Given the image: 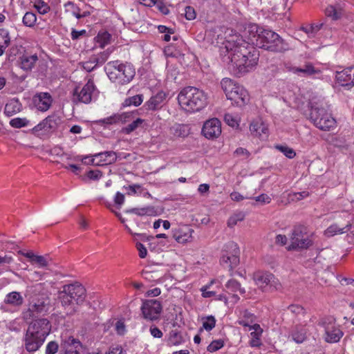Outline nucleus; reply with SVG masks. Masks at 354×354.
<instances>
[{"label":"nucleus","mask_w":354,"mask_h":354,"mask_svg":"<svg viewBox=\"0 0 354 354\" xmlns=\"http://www.w3.org/2000/svg\"><path fill=\"white\" fill-rule=\"evenodd\" d=\"M223 60L229 64V68L236 76H242L250 71L258 63L259 52L246 42L225 46L222 50Z\"/></svg>","instance_id":"1"},{"label":"nucleus","mask_w":354,"mask_h":354,"mask_svg":"<svg viewBox=\"0 0 354 354\" xmlns=\"http://www.w3.org/2000/svg\"><path fill=\"white\" fill-rule=\"evenodd\" d=\"M250 32L254 33L252 41L256 46L265 50L281 53L289 49V45L275 32L264 29L257 25L250 27Z\"/></svg>","instance_id":"2"},{"label":"nucleus","mask_w":354,"mask_h":354,"mask_svg":"<svg viewBox=\"0 0 354 354\" xmlns=\"http://www.w3.org/2000/svg\"><path fill=\"white\" fill-rule=\"evenodd\" d=\"M86 297V289L79 283L66 284L58 292V299L68 315L77 312L78 306L83 304Z\"/></svg>","instance_id":"3"},{"label":"nucleus","mask_w":354,"mask_h":354,"mask_svg":"<svg viewBox=\"0 0 354 354\" xmlns=\"http://www.w3.org/2000/svg\"><path fill=\"white\" fill-rule=\"evenodd\" d=\"M178 101L186 111L196 112L206 106L207 97L203 90L194 86H187L180 91Z\"/></svg>","instance_id":"4"},{"label":"nucleus","mask_w":354,"mask_h":354,"mask_svg":"<svg viewBox=\"0 0 354 354\" xmlns=\"http://www.w3.org/2000/svg\"><path fill=\"white\" fill-rule=\"evenodd\" d=\"M104 69L112 82L122 85L129 83L136 74L135 68L131 64H120L118 60L108 62Z\"/></svg>","instance_id":"5"},{"label":"nucleus","mask_w":354,"mask_h":354,"mask_svg":"<svg viewBox=\"0 0 354 354\" xmlns=\"http://www.w3.org/2000/svg\"><path fill=\"white\" fill-rule=\"evenodd\" d=\"M306 115L310 122L322 131H330L335 127L336 121L331 113L317 104H308V113Z\"/></svg>","instance_id":"6"},{"label":"nucleus","mask_w":354,"mask_h":354,"mask_svg":"<svg viewBox=\"0 0 354 354\" xmlns=\"http://www.w3.org/2000/svg\"><path fill=\"white\" fill-rule=\"evenodd\" d=\"M221 85L227 98L237 106H241L249 101L248 91L243 86L234 82L230 78H223Z\"/></svg>","instance_id":"7"},{"label":"nucleus","mask_w":354,"mask_h":354,"mask_svg":"<svg viewBox=\"0 0 354 354\" xmlns=\"http://www.w3.org/2000/svg\"><path fill=\"white\" fill-rule=\"evenodd\" d=\"M313 234L309 233L306 226H295L292 230L290 237L291 244L289 248L294 250L308 249L313 244Z\"/></svg>","instance_id":"8"},{"label":"nucleus","mask_w":354,"mask_h":354,"mask_svg":"<svg viewBox=\"0 0 354 354\" xmlns=\"http://www.w3.org/2000/svg\"><path fill=\"white\" fill-rule=\"evenodd\" d=\"M61 123L62 118L54 113L35 126L31 129V132L38 137L48 136L57 129Z\"/></svg>","instance_id":"9"},{"label":"nucleus","mask_w":354,"mask_h":354,"mask_svg":"<svg viewBox=\"0 0 354 354\" xmlns=\"http://www.w3.org/2000/svg\"><path fill=\"white\" fill-rule=\"evenodd\" d=\"M239 254L240 250L236 243H227L225 245V250L220 259L221 264L232 272L239 264Z\"/></svg>","instance_id":"10"},{"label":"nucleus","mask_w":354,"mask_h":354,"mask_svg":"<svg viewBox=\"0 0 354 354\" xmlns=\"http://www.w3.org/2000/svg\"><path fill=\"white\" fill-rule=\"evenodd\" d=\"M253 279L263 291L276 290L281 286L279 281L275 278L274 274L270 272H257L254 274Z\"/></svg>","instance_id":"11"},{"label":"nucleus","mask_w":354,"mask_h":354,"mask_svg":"<svg viewBox=\"0 0 354 354\" xmlns=\"http://www.w3.org/2000/svg\"><path fill=\"white\" fill-rule=\"evenodd\" d=\"M140 309L145 319L156 321L160 318L162 306L158 299H147L143 301Z\"/></svg>","instance_id":"12"},{"label":"nucleus","mask_w":354,"mask_h":354,"mask_svg":"<svg viewBox=\"0 0 354 354\" xmlns=\"http://www.w3.org/2000/svg\"><path fill=\"white\" fill-rule=\"evenodd\" d=\"M27 330L46 339L51 331V323L46 318L36 319L29 324Z\"/></svg>","instance_id":"13"},{"label":"nucleus","mask_w":354,"mask_h":354,"mask_svg":"<svg viewBox=\"0 0 354 354\" xmlns=\"http://www.w3.org/2000/svg\"><path fill=\"white\" fill-rule=\"evenodd\" d=\"M95 90L93 80H89L87 83L79 91L76 88L73 93V102L88 104L92 100V95Z\"/></svg>","instance_id":"14"},{"label":"nucleus","mask_w":354,"mask_h":354,"mask_svg":"<svg viewBox=\"0 0 354 354\" xmlns=\"http://www.w3.org/2000/svg\"><path fill=\"white\" fill-rule=\"evenodd\" d=\"M221 133V121L216 118H212L205 121L202 128V134L207 139L218 138Z\"/></svg>","instance_id":"15"},{"label":"nucleus","mask_w":354,"mask_h":354,"mask_svg":"<svg viewBox=\"0 0 354 354\" xmlns=\"http://www.w3.org/2000/svg\"><path fill=\"white\" fill-rule=\"evenodd\" d=\"M45 340L27 330L23 338L24 348L28 353H35L38 351L44 344Z\"/></svg>","instance_id":"16"},{"label":"nucleus","mask_w":354,"mask_h":354,"mask_svg":"<svg viewBox=\"0 0 354 354\" xmlns=\"http://www.w3.org/2000/svg\"><path fill=\"white\" fill-rule=\"evenodd\" d=\"M285 68L287 71L304 77H312L321 73V71L315 68L310 62L306 63L302 67L292 66L286 64Z\"/></svg>","instance_id":"17"},{"label":"nucleus","mask_w":354,"mask_h":354,"mask_svg":"<svg viewBox=\"0 0 354 354\" xmlns=\"http://www.w3.org/2000/svg\"><path fill=\"white\" fill-rule=\"evenodd\" d=\"M61 347L66 353L82 354L83 351V346L80 341L73 336H62Z\"/></svg>","instance_id":"18"},{"label":"nucleus","mask_w":354,"mask_h":354,"mask_svg":"<svg viewBox=\"0 0 354 354\" xmlns=\"http://www.w3.org/2000/svg\"><path fill=\"white\" fill-rule=\"evenodd\" d=\"M337 82L342 86L350 88L354 86V66L337 71L335 75Z\"/></svg>","instance_id":"19"},{"label":"nucleus","mask_w":354,"mask_h":354,"mask_svg":"<svg viewBox=\"0 0 354 354\" xmlns=\"http://www.w3.org/2000/svg\"><path fill=\"white\" fill-rule=\"evenodd\" d=\"M117 155L115 151H107L100 152L93 155V158L91 159L92 164L96 165H106L115 162Z\"/></svg>","instance_id":"20"},{"label":"nucleus","mask_w":354,"mask_h":354,"mask_svg":"<svg viewBox=\"0 0 354 354\" xmlns=\"http://www.w3.org/2000/svg\"><path fill=\"white\" fill-rule=\"evenodd\" d=\"M47 309L46 305L36 304L35 303L30 301L28 308L24 310L21 313L22 319L28 322L34 317L46 312Z\"/></svg>","instance_id":"21"},{"label":"nucleus","mask_w":354,"mask_h":354,"mask_svg":"<svg viewBox=\"0 0 354 354\" xmlns=\"http://www.w3.org/2000/svg\"><path fill=\"white\" fill-rule=\"evenodd\" d=\"M52 102L51 95L46 92L37 93L33 97V102L35 107L42 112L46 111L50 109Z\"/></svg>","instance_id":"22"},{"label":"nucleus","mask_w":354,"mask_h":354,"mask_svg":"<svg viewBox=\"0 0 354 354\" xmlns=\"http://www.w3.org/2000/svg\"><path fill=\"white\" fill-rule=\"evenodd\" d=\"M166 97L167 94L165 92H158L156 95L151 96L150 99L145 103L143 106L145 109L149 111L160 109L165 103Z\"/></svg>","instance_id":"23"},{"label":"nucleus","mask_w":354,"mask_h":354,"mask_svg":"<svg viewBox=\"0 0 354 354\" xmlns=\"http://www.w3.org/2000/svg\"><path fill=\"white\" fill-rule=\"evenodd\" d=\"M305 326L301 324L293 326L289 333L288 338L297 344L304 342L307 339V330Z\"/></svg>","instance_id":"24"},{"label":"nucleus","mask_w":354,"mask_h":354,"mask_svg":"<svg viewBox=\"0 0 354 354\" xmlns=\"http://www.w3.org/2000/svg\"><path fill=\"white\" fill-rule=\"evenodd\" d=\"M324 13L326 17L333 21H337L344 15V7L339 3L330 4L324 9Z\"/></svg>","instance_id":"25"},{"label":"nucleus","mask_w":354,"mask_h":354,"mask_svg":"<svg viewBox=\"0 0 354 354\" xmlns=\"http://www.w3.org/2000/svg\"><path fill=\"white\" fill-rule=\"evenodd\" d=\"M250 131L252 135L258 136L261 139H265L268 137V129L261 120L253 121L250 124Z\"/></svg>","instance_id":"26"},{"label":"nucleus","mask_w":354,"mask_h":354,"mask_svg":"<svg viewBox=\"0 0 354 354\" xmlns=\"http://www.w3.org/2000/svg\"><path fill=\"white\" fill-rule=\"evenodd\" d=\"M325 334L326 341L330 343L339 342L343 336L342 331L339 328H337L334 326H332L331 327H327Z\"/></svg>","instance_id":"27"},{"label":"nucleus","mask_w":354,"mask_h":354,"mask_svg":"<svg viewBox=\"0 0 354 354\" xmlns=\"http://www.w3.org/2000/svg\"><path fill=\"white\" fill-rule=\"evenodd\" d=\"M38 60V57L35 55H23L20 57V67L24 71H30Z\"/></svg>","instance_id":"28"},{"label":"nucleus","mask_w":354,"mask_h":354,"mask_svg":"<svg viewBox=\"0 0 354 354\" xmlns=\"http://www.w3.org/2000/svg\"><path fill=\"white\" fill-rule=\"evenodd\" d=\"M21 109V104L17 99L9 100L4 108V113L8 116H12L19 113Z\"/></svg>","instance_id":"29"},{"label":"nucleus","mask_w":354,"mask_h":354,"mask_svg":"<svg viewBox=\"0 0 354 354\" xmlns=\"http://www.w3.org/2000/svg\"><path fill=\"white\" fill-rule=\"evenodd\" d=\"M170 133L174 137L184 138L189 135V131L187 125L175 124L170 128Z\"/></svg>","instance_id":"30"},{"label":"nucleus","mask_w":354,"mask_h":354,"mask_svg":"<svg viewBox=\"0 0 354 354\" xmlns=\"http://www.w3.org/2000/svg\"><path fill=\"white\" fill-rule=\"evenodd\" d=\"M10 43V37L8 31L6 29H0V56L4 53Z\"/></svg>","instance_id":"31"},{"label":"nucleus","mask_w":354,"mask_h":354,"mask_svg":"<svg viewBox=\"0 0 354 354\" xmlns=\"http://www.w3.org/2000/svg\"><path fill=\"white\" fill-rule=\"evenodd\" d=\"M4 301L6 304L19 306L23 304L24 299L19 292H12L6 295Z\"/></svg>","instance_id":"32"},{"label":"nucleus","mask_w":354,"mask_h":354,"mask_svg":"<svg viewBox=\"0 0 354 354\" xmlns=\"http://www.w3.org/2000/svg\"><path fill=\"white\" fill-rule=\"evenodd\" d=\"M351 225H347L344 227H340L337 224H333L329 226L325 231V234L327 236H333L337 234H344L349 230Z\"/></svg>","instance_id":"33"},{"label":"nucleus","mask_w":354,"mask_h":354,"mask_svg":"<svg viewBox=\"0 0 354 354\" xmlns=\"http://www.w3.org/2000/svg\"><path fill=\"white\" fill-rule=\"evenodd\" d=\"M111 53V50L107 49L106 50L103 51L97 55L91 56V59H92L93 63L95 64V66H97L98 65H102L108 59Z\"/></svg>","instance_id":"34"},{"label":"nucleus","mask_w":354,"mask_h":354,"mask_svg":"<svg viewBox=\"0 0 354 354\" xmlns=\"http://www.w3.org/2000/svg\"><path fill=\"white\" fill-rule=\"evenodd\" d=\"M226 288L230 290L232 292H239L241 295H244L245 293V288H242L241 283L237 281L236 279H230L225 284Z\"/></svg>","instance_id":"35"},{"label":"nucleus","mask_w":354,"mask_h":354,"mask_svg":"<svg viewBox=\"0 0 354 354\" xmlns=\"http://www.w3.org/2000/svg\"><path fill=\"white\" fill-rule=\"evenodd\" d=\"M143 95L138 94L132 97H129L128 98H126L124 102L122 103V106L124 107L129 106L131 105H133L135 106H138L140 105L143 102Z\"/></svg>","instance_id":"36"},{"label":"nucleus","mask_w":354,"mask_h":354,"mask_svg":"<svg viewBox=\"0 0 354 354\" xmlns=\"http://www.w3.org/2000/svg\"><path fill=\"white\" fill-rule=\"evenodd\" d=\"M145 122L144 120L141 118H137L136 120L133 121L131 123L128 124L127 126L123 127L122 129V132L125 134H130L136 129H137L141 124Z\"/></svg>","instance_id":"37"},{"label":"nucleus","mask_w":354,"mask_h":354,"mask_svg":"<svg viewBox=\"0 0 354 354\" xmlns=\"http://www.w3.org/2000/svg\"><path fill=\"white\" fill-rule=\"evenodd\" d=\"M203 328L200 329L201 331L205 329L207 331L212 330L216 325V319L214 316L209 315L207 317H202Z\"/></svg>","instance_id":"38"},{"label":"nucleus","mask_w":354,"mask_h":354,"mask_svg":"<svg viewBox=\"0 0 354 354\" xmlns=\"http://www.w3.org/2000/svg\"><path fill=\"white\" fill-rule=\"evenodd\" d=\"M118 120V117L115 114H113L106 118L93 121V123L96 124H100L104 126V127H106L109 125L117 124Z\"/></svg>","instance_id":"39"},{"label":"nucleus","mask_w":354,"mask_h":354,"mask_svg":"<svg viewBox=\"0 0 354 354\" xmlns=\"http://www.w3.org/2000/svg\"><path fill=\"white\" fill-rule=\"evenodd\" d=\"M33 3L34 7L41 15L48 13L50 10V6L44 0H35Z\"/></svg>","instance_id":"40"},{"label":"nucleus","mask_w":354,"mask_h":354,"mask_svg":"<svg viewBox=\"0 0 354 354\" xmlns=\"http://www.w3.org/2000/svg\"><path fill=\"white\" fill-rule=\"evenodd\" d=\"M159 215L158 210L153 206H147L139 208V216H156Z\"/></svg>","instance_id":"41"},{"label":"nucleus","mask_w":354,"mask_h":354,"mask_svg":"<svg viewBox=\"0 0 354 354\" xmlns=\"http://www.w3.org/2000/svg\"><path fill=\"white\" fill-rule=\"evenodd\" d=\"M111 35L108 32H99L97 36V41L101 48H104L110 43Z\"/></svg>","instance_id":"42"},{"label":"nucleus","mask_w":354,"mask_h":354,"mask_svg":"<svg viewBox=\"0 0 354 354\" xmlns=\"http://www.w3.org/2000/svg\"><path fill=\"white\" fill-rule=\"evenodd\" d=\"M37 21L36 15L32 12H27L23 17V24L28 27H32Z\"/></svg>","instance_id":"43"},{"label":"nucleus","mask_w":354,"mask_h":354,"mask_svg":"<svg viewBox=\"0 0 354 354\" xmlns=\"http://www.w3.org/2000/svg\"><path fill=\"white\" fill-rule=\"evenodd\" d=\"M30 121L26 118H15L10 121V125L16 129L27 127L29 124Z\"/></svg>","instance_id":"44"},{"label":"nucleus","mask_w":354,"mask_h":354,"mask_svg":"<svg viewBox=\"0 0 354 354\" xmlns=\"http://www.w3.org/2000/svg\"><path fill=\"white\" fill-rule=\"evenodd\" d=\"M173 236L178 243H183L189 241L191 238V234H188L187 232L183 234L181 230H178L174 232Z\"/></svg>","instance_id":"45"},{"label":"nucleus","mask_w":354,"mask_h":354,"mask_svg":"<svg viewBox=\"0 0 354 354\" xmlns=\"http://www.w3.org/2000/svg\"><path fill=\"white\" fill-rule=\"evenodd\" d=\"M275 148L283 153L288 158H293L296 156L295 151L288 146L276 145Z\"/></svg>","instance_id":"46"},{"label":"nucleus","mask_w":354,"mask_h":354,"mask_svg":"<svg viewBox=\"0 0 354 354\" xmlns=\"http://www.w3.org/2000/svg\"><path fill=\"white\" fill-rule=\"evenodd\" d=\"M245 214L243 212H239L237 214H234L233 216L230 217L227 221V225L230 227H233L234 225L237 224L238 221H241L244 219Z\"/></svg>","instance_id":"47"},{"label":"nucleus","mask_w":354,"mask_h":354,"mask_svg":"<svg viewBox=\"0 0 354 354\" xmlns=\"http://www.w3.org/2000/svg\"><path fill=\"white\" fill-rule=\"evenodd\" d=\"M50 260V259L48 255H36L34 259V263H37L40 268H45L48 265V261Z\"/></svg>","instance_id":"48"},{"label":"nucleus","mask_w":354,"mask_h":354,"mask_svg":"<svg viewBox=\"0 0 354 354\" xmlns=\"http://www.w3.org/2000/svg\"><path fill=\"white\" fill-rule=\"evenodd\" d=\"M224 346V342L222 339L212 341L207 348V351L216 352Z\"/></svg>","instance_id":"49"},{"label":"nucleus","mask_w":354,"mask_h":354,"mask_svg":"<svg viewBox=\"0 0 354 354\" xmlns=\"http://www.w3.org/2000/svg\"><path fill=\"white\" fill-rule=\"evenodd\" d=\"M183 342V338L177 332H171L169 338V343L172 345H178Z\"/></svg>","instance_id":"50"},{"label":"nucleus","mask_w":354,"mask_h":354,"mask_svg":"<svg viewBox=\"0 0 354 354\" xmlns=\"http://www.w3.org/2000/svg\"><path fill=\"white\" fill-rule=\"evenodd\" d=\"M288 309L292 314L295 315L297 317L299 316V315L304 316L306 314L305 309L299 305H295V304L290 305L288 307Z\"/></svg>","instance_id":"51"},{"label":"nucleus","mask_w":354,"mask_h":354,"mask_svg":"<svg viewBox=\"0 0 354 354\" xmlns=\"http://www.w3.org/2000/svg\"><path fill=\"white\" fill-rule=\"evenodd\" d=\"M59 350V344L56 341L49 342L46 346L45 354H55Z\"/></svg>","instance_id":"52"},{"label":"nucleus","mask_w":354,"mask_h":354,"mask_svg":"<svg viewBox=\"0 0 354 354\" xmlns=\"http://www.w3.org/2000/svg\"><path fill=\"white\" fill-rule=\"evenodd\" d=\"M195 10L192 6H186L185 8V17L187 20H193L196 18Z\"/></svg>","instance_id":"53"},{"label":"nucleus","mask_w":354,"mask_h":354,"mask_svg":"<svg viewBox=\"0 0 354 354\" xmlns=\"http://www.w3.org/2000/svg\"><path fill=\"white\" fill-rule=\"evenodd\" d=\"M224 120L230 127H235L238 125L236 119L230 113H225L224 115Z\"/></svg>","instance_id":"54"},{"label":"nucleus","mask_w":354,"mask_h":354,"mask_svg":"<svg viewBox=\"0 0 354 354\" xmlns=\"http://www.w3.org/2000/svg\"><path fill=\"white\" fill-rule=\"evenodd\" d=\"M7 328L10 331H15V332H19L21 330V326L18 320L15 319L11 322H10L8 325Z\"/></svg>","instance_id":"55"},{"label":"nucleus","mask_w":354,"mask_h":354,"mask_svg":"<svg viewBox=\"0 0 354 354\" xmlns=\"http://www.w3.org/2000/svg\"><path fill=\"white\" fill-rule=\"evenodd\" d=\"M86 176L91 180H97L102 176V173L100 170H90Z\"/></svg>","instance_id":"56"},{"label":"nucleus","mask_w":354,"mask_h":354,"mask_svg":"<svg viewBox=\"0 0 354 354\" xmlns=\"http://www.w3.org/2000/svg\"><path fill=\"white\" fill-rule=\"evenodd\" d=\"M234 154L238 157H243V158L247 159L250 156V153L245 148L239 147L235 150Z\"/></svg>","instance_id":"57"},{"label":"nucleus","mask_w":354,"mask_h":354,"mask_svg":"<svg viewBox=\"0 0 354 354\" xmlns=\"http://www.w3.org/2000/svg\"><path fill=\"white\" fill-rule=\"evenodd\" d=\"M130 192L128 194H136L137 193L141 194L143 191L142 186L139 184H133L128 187Z\"/></svg>","instance_id":"58"},{"label":"nucleus","mask_w":354,"mask_h":354,"mask_svg":"<svg viewBox=\"0 0 354 354\" xmlns=\"http://www.w3.org/2000/svg\"><path fill=\"white\" fill-rule=\"evenodd\" d=\"M209 286H210V284L205 286H203L201 288V291L202 292V296L203 297H205V298H209V297H213V296L216 295V292L214 291H209V290H207L208 288H209Z\"/></svg>","instance_id":"59"},{"label":"nucleus","mask_w":354,"mask_h":354,"mask_svg":"<svg viewBox=\"0 0 354 354\" xmlns=\"http://www.w3.org/2000/svg\"><path fill=\"white\" fill-rule=\"evenodd\" d=\"M334 322V319L332 317L324 318L321 319L318 324L324 328L325 332L326 331L327 327H331V324Z\"/></svg>","instance_id":"60"},{"label":"nucleus","mask_w":354,"mask_h":354,"mask_svg":"<svg viewBox=\"0 0 354 354\" xmlns=\"http://www.w3.org/2000/svg\"><path fill=\"white\" fill-rule=\"evenodd\" d=\"M149 331L151 335L155 338H161L163 335L162 332L154 325L150 327Z\"/></svg>","instance_id":"61"},{"label":"nucleus","mask_w":354,"mask_h":354,"mask_svg":"<svg viewBox=\"0 0 354 354\" xmlns=\"http://www.w3.org/2000/svg\"><path fill=\"white\" fill-rule=\"evenodd\" d=\"M47 300H48L47 297L42 295L38 298L32 297V299L30 301L35 303L36 304L46 305V306H48Z\"/></svg>","instance_id":"62"},{"label":"nucleus","mask_w":354,"mask_h":354,"mask_svg":"<svg viewBox=\"0 0 354 354\" xmlns=\"http://www.w3.org/2000/svg\"><path fill=\"white\" fill-rule=\"evenodd\" d=\"M86 34V32L85 30H76L75 29H73L71 33V39L73 40H77L80 38V37L85 35Z\"/></svg>","instance_id":"63"},{"label":"nucleus","mask_w":354,"mask_h":354,"mask_svg":"<svg viewBox=\"0 0 354 354\" xmlns=\"http://www.w3.org/2000/svg\"><path fill=\"white\" fill-rule=\"evenodd\" d=\"M82 66H83L84 69L88 72H91V71H93L97 67V66H95V64L93 63L91 57L89 58V59L88 61L84 62L83 63Z\"/></svg>","instance_id":"64"}]
</instances>
